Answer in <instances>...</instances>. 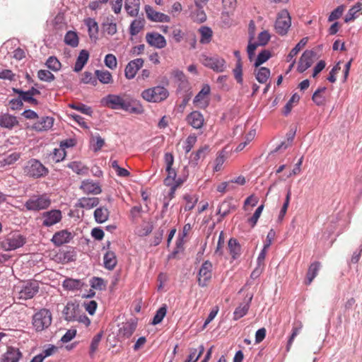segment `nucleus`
I'll list each match as a JSON object with an SVG mask.
<instances>
[{
	"instance_id": "nucleus-1",
	"label": "nucleus",
	"mask_w": 362,
	"mask_h": 362,
	"mask_svg": "<svg viewBox=\"0 0 362 362\" xmlns=\"http://www.w3.org/2000/svg\"><path fill=\"white\" fill-rule=\"evenodd\" d=\"M100 103L104 107L112 110H122L131 114L141 115L144 112V108L139 101L128 100L119 95L109 94L103 98Z\"/></svg>"
},
{
	"instance_id": "nucleus-2",
	"label": "nucleus",
	"mask_w": 362,
	"mask_h": 362,
	"mask_svg": "<svg viewBox=\"0 0 362 362\" xmlns=\"http://www.w3.org/2000/svg\"><path fill=\"white\" fill-rule=\"evenodd\" d=\"M141 96L147 102L158 103L168 98L169 92L165 87L157 86L144 90Z\"/></svg>"
},
{
	"instance_id": "nucleus-3",
	"label": "nucleus",
	"mask_w": 362,
	"mask_h": 362,
	"mask_svg": "<svg viewBox=\"0 0 362 362\" xmlns=\"http://www.w3.org/2000/svg\"><path fill=\"white\" fill-rule=\"evenodd\" d=\"M199 62L204 66L217 73L223 72L227 67L226 60L218 55L209 56L202 54L199 57Z\"/></svg>"
},
{
	"instance_id": "nucleus-4",
	"label": "nucleus",
	"mask_w": 362,
	"mask_h": 362,
	"mask_svg": "<svg viewBox=\"0 0 362 362\" xmlns=\"http://www.w3.org/2000/svg\"><path fill=\"white\" fill-rule=\"evenodd\" d=\"M52 321V313L49 310L42 308L33 316V325L37 332H41L48 328Z\"/></svg>"
},
{
	"instance_id": "nucleus-5",
	"label": "nucleus",
	"mask_w": 362,
	"mask_h": 362,
	"mask_svg": "<svg viewBox=\"0 0 362 362\" xmlns=\"http://www.w3.org/2000/svg\"><path fill=\"white\" fill-rule=\"evenodd\" d=\"M24 173L30 177L39 178L47 175L48 169L39 160L31 159L27 162L24 167Z\"/></svg>"
},
{
	"instance_id": "nucleus-6",
	"label": "nucleus",
	"mask_w": 362,
	"mask_h": 362,
	"mask_svg": "<svg viewBox=\"0 0 362 362\" xmlns=\"http://www.w3.org/2000/svg\"><path fill=\"white\" fill-rule=\"evenodd\" d=\"M291 25V18L286 9L281 10L277 14L274 28L276 32L280 35L287 34Z\"/></svg>"
},
{
	"instance_id": "nucleus-7",
	"label": "nucleus",
	"mask_w": 362,
	"mask_h": 362,
	"mask_svg": "<svg viewBox=\"0 0 362 362\" xmlns=\"http://www.w3.org/2000/svg\"><path fill=\"white\" fill-rule=\"evenodd\" d=\"M50 204L51 200L47 194H42L30 197L25 202V206L28 211H40L48 208Z\"/></svg>"
},
{
	"instance_id": "nucleus-8",
	"label": "nucleus",
	"mask_w": 362,
	"mask_h": 362,
	"mask_svg": "<svg viewBox=\"0 0 362 362\" xmlns=\"http://www.w3.org/2000/svg\"><path fill=\"white\" fill-rule=\"evenodd\" d=\"M25 243V238L18 233L8 235L1 242V247L6 251L13 250L22 247Z\"/></svg>"
},
{
	"instance_id": "nucleus-9",
	"label": "nucleus",
	"mask_w": 362,
	"mask_h": 362,
	"mask_svg": "<svg viewBox=\"0 0 362 362\" xmlns=\"http://www.w3.org/2000/svg\"><path fill=\"white\" fill-rule=\"evenodd\" d=\"M212 263L208 260L202 264L198 273L197 280L199 286L205 287L208 285L212 276Z\"/></svg>"
},
{
	"instance_id": "nucleus-10",
	"label": "nucleus",
	"mask_w": 362,
	"mask_h": 362,
	"mask_svg": "<svg viewBox=\"0 0 362 362\" xmlns=\"http://www.w3.org/2000/svg\"><path fill=\"white\" fill-rule=\"evenodd\" d=\"M38 290L39 286L37 282H27L18 291V298L22 300L30 299L38 292Z\"/></svg>"
},
{
	"instance_id": "nucleus-11",
	"label": "nucleus",
	"mask_w": 362,
	"mask_h": 362,
	"mask_svg": "<svg viewBox=\"0 0 362 362\" xmlns=\"http://www.w3.org/2000/svg\"><path fill=\"white\" fill-rule=\"evenodd\" d=\"M145 11L147 18L151 21L159 23H169L170 21L169 16L154 10L148 5L145 6Z\"/></svg>"
},
{
	"instance_id": "nucleus-12",
	"label": "nucleus",
	"mask_w": 362,
	"mask_h": 362,
	"mask_svg": "<svg viewBox=\"0 0 362 362\" xmlns=\"http://www.w3.org/2000/svg\"><path fill=\"white\" fill-rule=\"evenodd\" d=\"M144 65V60L141 58H137L130 61L125 67L124 74L128 79H132L135 77L138 70Z\"/></svg>"
},
{
	"instance_id": "nucleus-13",
	"label": "nucleus",
	"mask_w": 362,
	"mask_h": 362,
	"mask_svg": "<svg viewBox=\"0 0 362 362\" xmlns=\"http://www.w3.org/2000/svg\"><path fill=\"white\" fill-rule=\"evenodd\" d=\"M74 238L72 233L67 230H62L56 232L51 241L55 246L59 247L64 244L69 243Z\"/></svg>"
},
{
	"instance_id": "nucleus-14",
	"label": "nucleus",
	"mask_w": 362,
	"mask_h": 362,
	"mask_svg": "<svg viewBox=\"0 0 362 362\" xmlns=\"http://www.w3.org/2000/svg\"><path fill=\"white\" fill-rule=\"evenodd\" d=\"M146 40L151 46L158 49L164 48L167 45L165 37L158 33H148Z\"/></svg>"
},
{
	"instance_id": "nucleus-15",
	"label": "nucleus",
	"mask_w": 362,
	"mask_h": 362,
	"mask_svg": "<svg viewBox=\"0 0 362 362\" xmlns=\"http://www.w3.org/2000/svg\"><path fill=\"white\" fill-rule=\"evenodd\" d=\"M62 216L60 210H51L43 214L42 225L45 226H52L62 220Z\"/></svg>"
},
{
	"instance_id": "nucleus-16",
	"label": "nucleus",
	"mask_w": 362,
	"mask_h": 362,
	"mask_svg": "<svg viewBox=\"0 0 362 362\" xmlns=\"http://www.w3.org/2000/svg\"><path fill=\"white\" fill-rule=\"evenodd\" d=\"M22 356V353L18 348L8 346L6 351L1 356V362H18Z\"/></svg>"
},
{
	"instance_id": "nucleus-17",
	"label": "nucleus",
	"mask_w": 362,
	"mask_h": 362,
	"mask_svg": "<svg viewBox=\"0 0 362 362\" xmlns=\"http://www.w3.org/2000/svg\"><path fill=\"white\" fill-rule=\"evenodd\" d=\"M314 57V52L311 50H306L301 55L297 70L300 73L304 72L308 69L313 64V58Z\"/></svg>"
},
{
	"instance_id": "nucleus-18",
	"label": "nucleus",
	"mask_w": 362,
	"mask_h": 362,
	"mask_svg": "<svg viewBox=\"0 0 362 362\" xmlns=\"http://www.w3.org/2000/svg\"><path fill=\"white\" fill-rule=\"evenodd\" d=\"M54 121L52 117H42L33 124L32 129L37 132L47 131L52 127Z\"/></svg>"
},
{
	"instance_id": "nucleus-19",
	"label": "nucleus",
	"mask_w": 362,
	"mask_h": 362,
	"mask_svg": "<svg viewBox=\"0 0 362 362\" xmlns=\"http://www.w3.org/2000/svg\"><path fill=\"white\" fill-rule=\"evenodd\" d=\"M210 86L207 84L204 85L202 90L194 97L193 103L199 107H205L208 105V101L206 100L207 95L210 93Z\"/></svg>"
},
{
	"instance_id": "nucleus-20",
	"label": "nucleus",
	"mask_w": 362,
	"mask_h": 362,
	"mask_svg": "<svg viewBox=\"0 0 362 362\" xmlns=\"http://www.w3.org/2000/svg\"><path fill=\"white\" fill-rule=\"evenodd\" d=\"M76 252L74 248L71 247L68 250L59 252L55 256V261L61 264H67L76 260Z\"/></svg>"
},
{
	"instance_id": "nucleus-21",
	"label": "nucleus",
	"mask_w": 362,
	"mask_h": 362,
	"mask_svg": "<svg viewBox=\"0 0 362 362\" xmlns=\"http://www.w3.org/2000/svg\"><path fill=\"white\" fill-rule=\"evenodd\" d=\"M187 122L194 129H200L203 127L204 119L203 115L199 111H193L187 116Z\"/></svg>"
},
{
	"instance_id": "nucleus-22",
	"label": "nucleus",
	"mask_w": 362,
	"mask_h": 362,
	"mask_svg": "<svg viewBox=\"0 0 362 362\" xmlns=\"http://www.w3.org/2000/svg\"><path fill=\"white\" fill-rule=\"evenodd\" d=\"M110 245V243L108 242L107 243V250L104 254V257H103V263H104V267L105 269H107L108 270H112L115 269V267H116V265L117 264V259L115 253L113 251L109 250Z\"/></svg>"
},
{
	"instance_id": "nucleus-23",
	"label": "nucleus",
	"mask_w": 362,
	"mask_h": 362,
	"mask_svg": "<svg viewBox=\"0 0 362 362\" xmlns=\"http://www.w3.org/2000/svg\"><path fill=\"white\" fill-rule=\"evenodd\" d=\"M80 189L86 194H100L102 189L98 183L90 180H85L81 182Z\"/></svg>"
},
{
	"instance_id": "nucleus-24",
	"label": "nucleus",
	"mask_w": 362,
	"mask_h": 362,
	"mask_svg": "<svg viewBox=\"0 0 362 362\" xmlns=\"http://www.w3.org/2000/svg\"><path fill=\"white\" fill-rule=\"evenodd\" d=\"M78 309V305L73 302L67 303L62 311L64 319L67 321L76 320Z\"/></svg>"
},
{
	"instance_id": "nucleus-25",
	"label": "nucleus",
	"mask_w": 362,
	"mask_h": 362,
	"mask_svg": "<svg viewBox=\"0 0 362 362\" xmlns=\"http://www.w3.org/2000/svg\"><path fill=\"white\" fill-rule=\"evenodd\" d=\"M84 24L88 28V35L90 40L95 42L98 39V35L99 31V27L98 23L94 18H87L84 19Z\"/></svg>"
},
{
	"instance_id": "nucleus-26",
	"label": "nucleus",
	"mask_w": 362,
	"mask_h": 362,
	"mask_svg": "<svg viewBox=\"0 0 362 362\" xmlns=\"http://www.w3.org/2000/svg\"><path fill=\"white\" fill-rule=\"evenodd\" d=\"M252 297L253 296L250 295L245 302L240 303V305L235 308L233 312V320H238L247 313Z\"/></svg>"
},
{
	"instance_id": "nucleus-27",
	"label": "nucleus",
	"mask_w": 362,
	"mask_h": 362,
	"mask_svg": "<svg viewBox=\"0 0 362 362\" xmlns=\"http://www.w3.org/2000/svg\"><path fill=\"white\" fill-rule=\"evenodd\" d=\"M18 124L16 117L9 114L0 115V127L8 129H12Z\"/></svg>"
},
{
	"instance_id": "nucleus-28",
	"label": "nucleus",
	"mask_w": 362,
	"mask_h": 362,
	"mask_svg": "<svg viewBox=\"0 0 362 362\" xmlns=\"http://www.w3.org/2000/svg\"><path fill=\"white\" fill-rule=\"evenodd\" d=\"M124 8L130 16H137L140 9V0H124Z\"/></svg>"
},
{
	"instance_id": "nucleus-29",
	"label": "nucleus",
	"mask_w": 362,
	"mask_h": 362,
	"mask_svg": "<svg viewBox=\"0 0 362 362\" xmlns=\"http://www.w3.org/2000/svg\"><path fill=\"white\" fill-rule=\"evenodd\" d=\"M321 267V263L320 262H314L308 267L306 279L305 281V284L306 285H310L313 279L317 276L318 272Z\"/></svg>"
},
{
	"instance_id": "nucleus-30",
	"label": "nucleus",
	"mask_w": 362,
	"mask_h": 362,
	"mask_svg": "<svg viewBox=\"0 0 362 362\" xmlns=\"http://www.w3.org/2000/svg\"><path fill=\"white\" fill-rule=\"evenodd\" d=\"M235 209L236 206L232 204V199H225L219 205L217 214L224 218Z\"/></svg>"
},
{
	"instance_id": "nucleus-31",
	"label": "nucleus",
	"mask_w": 362,
	"mask_h": 362,
	"mask_svg": "<svg viewBox=\"0 0 362 362\" xmlns=\"http://www.w3.org/2000/svg\"><path fill=\"white\" fill-rule=\"evenodd\" d=\"M100 200L98 197H81L78 200L77 206L86 209H90L99 204Z\"/></svg>"
},
{
	"instance_id": "nucleus-32",
	"label": "nucleus",
	"mask_w": 362,
	"mask_h": 362,
	"mask_svg": "<svg viewBox=\"0 0 362 362\" xmlns=\"http://www.w3.org/2000/svg\"><path fill=\"white\" fill-rule=\"evenodd\" d=\"M62 286L66 290L74 291L81 290L83 287L84 283L80 279L68 278L63 281Z\"/></svg>"
},
{
	"instance_id": "nucleus-33",
	"label": "nucleus",
	"mask_w": 362,
	"mask_h": 362,
	"mask_svg": "<svg viewBox=\"0 0 362 362\" xmlns=\"http://www.w3.org/2000/svg\"><path fill=\"white\" fill-rule=\"evenodd\" d=\"M196 8L192 11L191 17L194 22L203 23L206 19L204 11L202 9L200 2L195 1Z\"/></svg>"
},
{
	"instance_id": "nucleus-34",
	"label": "nucleus",
	"mask_w": 362,
	"mask_h": 362,
	"mask_svg": "<svg viewBox=\"0 0 362 362\" xmlns=\"http://www.w3.org/2000/svg\"><path fill=\"white\" fill-rule=\"evenodd\" d=\"M89 58V53L87 50L82 49L77 57L74 66V71L78 72L82 70Z\"/></svg>"
},
{
	"instance_id": "nucleus-35",
	"label": "nucleus",
	"mask_w": 362,
	"mask_h": 362,
	"mask_svg": "<svg viewBox=\"0 0 362 362\" xmlns=\"http://www.w3.org/2000/svg\"><path fill=\"white\" fill-rule=\"evenodd\" d=\"M303 323L301 321H295L293 324L292 333L288 340V343L286 345V350L288 351L292 346V344L296 338V337L300 333L301 329H303Z\"/></svg>"
},
{
	"instance_id": "nucleus-36",
	"label": "nucleus",
	"mask_w": 362,
	"mask_h": 362,
	"mask_svg": "<svg viewBox=\"0 0 362 362\" xmlns=\"http://www.w3.org/2000/svg\"><path fill=\"white\" fill-rule=\"evenodd\" d=\"M362 3L358 2L354 6H352L348 11L345 16L344 21L346 23L354 21L355 18L359 16L361 13Z\"/></svg>"
},
{
	"instance_id": "nucleus-37",
	"label": "nucleus",
	"mask_w": 362,
	"mask_h": 362,
	"mask_svg": "<svg viewBox=\"0 0 362 362\" xmlns=\"http://www.w3.org/2000/svg\"><path fill=\"white\" fill-rule=\"evenodd\" d=\"M145 20L144 18H138L134 20L129 26V34L136 35L144 28Z\"/></svg>"
},
{
	"instance_id": "nucleus-38",
	"label": "nucleus",
	"mask_w": 362,
	"mask_h": 362,
	"mask_svg": "<svg viewBox=\"0 0 362 362\" xmlns=\"http://www.w3.org/2000/svg\"><path fill=\"white\" fill-rule=\"evenodd\" d=\"M95 74L99 81L103 84H110L113 82L111 73L107 70H96Z\"/></svg>"
},
{
	"instance_id": "nucleus-39",
	"label": "nucleus",
	"mask_w": 362,
	"mask_h": 362,
	"mask_svg": "<svg viewBox=\"0 0 362 362\" xmlns=\"http://www.w3.org/2000/svg\"><path fill=\"white\" fill-rule=\"evenodd\" d=\"M12 90L13 93L18 94L19 96L22 98L23 101L26 102L32 105H37L38 104V101L34 98L33 95H30L29 93L16 88H13Z\"/></svg>"
},
{
	"instance_id": "nucleus-40",
	"label": "nucleus",
	"mask_w": 362,
	"mask_h": 362,
	"mask_svg": "<svg viewBox=\"0 0 362 362\" xmlns=\"http://www.w3.org/2000/svg\"><path fill=\"white\" fill-rule=\"evenodd\" d=\"M199 33L201 35L200 43L208 44L211 41L213 31L210 28L206 26H202L199 29Z\"/></svg>"
},
{
	"instance_id": "nucleus-41",
	"label": "nucleus",
	"mask_w": 362,
	"mask_h": 362,
	"mask_svg": "<svg viewBox=\"0 0 362 362\" xmlns=\"http://www.w3.org/2000/svg\"><path fill=\"white\" fill-rule=\"evenodd\" d=\"M255 77L260 83H265L270 76V70L266 67H260L255 71Z\"/></svg>"
},
{
	"instance_id": "nucleus-42",
	"label": "nucleus",
	"mask_w": 362,
	"mask_h": 362,
	"mask_svg": "<svg viewBox=\"0 0 362 362\" xmlns=\"http://www.w3.org/2000/svg\"><path fill=\"white\" fill-rule=\"evenodd\" d=\"M326 90L325 87L320 88L313 93L312 99L317 106H322L325 104L326 99L323 94Z\"/></svg>"
},
{
	"instance_id": "nucleus-43",
	"label": "nucleus",
	"mask_w": 362,
	"mask_h": 362,
	"mask_svg": "<svg viewBox=\"0 0 362 362\" xmlns=\"http://www.w3.org/2000/svg\"><path fill=\"white\" fill-rule=\"evenodd\" d=\"M228 250L233 259H236L240 254L241 247L236 239L230 238L228 241Z\"/></svg>"
},
{
	"instance_id": "nucleus-44",
	"label": "nucleus",
	"mask_w": 362,
	"mask_h": 362,
	"mask_svg": "<svg viewBox=\"0 0 362 362\" xmlns=\"http://www.w3.org/2000/svg\"><path fill=\"white\" fill-rule=\"evenodd\" d=\"M94 217L96 222L102 223L105 222L109 217V211L107 208L100 207L95 210Z\"/></svg>"
},
{
	"instance_id": "nucleus-45",
	"label": "nucleus",
	"mask_w": 362,
	"mask_h": 362,
	"mask_svg": "<svg viewBox=\"0 0 362 362\" xmlns=\"http://www.w3.org/2000/svg\"><path fill=\"white\" fill-rule=\"evenodd\" d=\"M68 167L74 172L81 175H86L88 173V168L81 162L73 161L68 164Z\"/></svg>"
},
{
	"instance_id": "nucleus-46",
	"label": "nucleus",
	"mask_w": 362,
	"mask_h": 362,
	"mask_svg": "<svg viewBox=\"0 0 362 362\" xmlns=\"http://www.w3.org/2000/svg\"><path fill=\"white\" fill-rule=\"evenodd\" d=\"M64 42L72 47H77L79 42L77 33L71 30L68 31L64 36Z\"/></svg>"
},
{
	"instance_id": "nucleus-47",
	"label": "nucleus",
	"mask_w": 362,
	"mask_h": 362,
	"mask_svg": "<svg viewBox=\"0 0 362 362\" xmlns=\"http://www.w3.org/2000/svg\"><path fill=\"white\" fill-rule=\"evenodd\" d=\"M308 42V37H303L300 41L293 47L287 56V61H291L298 53L303 49Z\"/></svg>"
},
{
	"instance_id": "nucleus-48",
	"label": "nucleus",
	"mask_w": 362,
	"mask_h": 362,
	"mask_svg": "<svg viewBox=\"0 0 362 362\" xmlns=\"http://www.w3.org/2000/svg\"><path fill=\"white\" fill-rule=\"evenodd\" d=\"M168 175L164 180V184L165 185H173L177 183V182H182V180L180 178L176 179L177 173L175 169L170 168L169 170H165Z\"/></svg>"
},
{
	"instance_id": "nucleus-49",
	"label": "nucleus",
	"mask_w": 362,
	"mask_h": 362,
	"mask_svg": "<svg viewBox=\"0 0 362 362\" xmlns=\"http://www.w3.org/2000/svg\"><path fill=\"white\" fill-rule=\"evenodd\" d=\"M167 313V305H163L157 311L156 313L153 318L151 324L153 325H158L162 322L164 317Z\"/></svg>"
},
{
	"instance_id": "nucleus-50",
	"label": "nucleus",
	"mask_w": 362,
	"mask_h": 362,
	"mask_svg": "<svg viewBox=\"0 0 362 362\" xmlns=\"http://www.w3.org/2000/svg\"><path fill=\"white\" fill-rule=\"evenodd\" d=\"M66 151L64 148H55L50 155L51 160L54 163H59L64 159Z\"/></svg>"
},
{
	"instance_id": "nucleus-51",
	"label": "nucleus",
	"mask_w": 362,
	"mask_h": 362,
	"mask_svg": "<svg viewBox=\"0 0 362 362\" xmlns=\"http://www.w3.org/2000/svg\"><path fill=\"white\" fill-rule=\"evenodd\" d=\"M243 63L235 64V66L233 69L234 78L239 84H243Z\"/></svg>"
},
{
	"instance_id": "nucleus-52",
	"label": "nucleus",
	"mask_w": 362,
	"mask_h": 362,
	"mask_svg": "<svg viewBox=\"0 0 362 362\" xmlns=\"http://www.w3.org/2000/svg\"><path fill=\"white\" fill-rule=\"evenodd\" d=\"M271 57V53L268 50H263L261 52L255 62V66L256 68L259 67L261 64L267 62Z\"/></svg>"
},
{
	"instance_id": "nucleus-53",
	"label": "nucleus",
	"mask_w": 362,
	"mask_h": 362,
	"mask_svg": "<svg viewBox=\"0 0 362 362\" xmlns=\"http://www.w3.org/2000/svg\"><path fill=\"white\" fill-rule=\"evenodd\" d=\"M46 65L54 71H57L61 69V63L55 57H49L46 62Z\"/></svg>"
},
{
	"instance_id": "nucleus-54",
	"label": "nucleus",
	"mask_w": 362,
	"mask_h": 362,
	"mask_svg": "<svg viewBox=\"0 0 362 362\" xmlns=\"http://www.w3.org/2000/svg\"><path fill=\"white\" fill-rule=\"evenodd\" d=\"M90 286L94 289L101 291L105 289L106 283L102 278L93 277L90 279Z\"/></svg>"
},
{
	"instance_id": "nucleus-55",
	"label": "nucleus",
	"mask_w": 362,
	"mask_h": 362,
	"mask_svg": "<svg viewBox=\"0 0 362 362\" xmlns=\"http://www.w3.org/2000/svg\"><path fill=\"white\" fill-rule=\"evenodd\" d=\"M235 189V186L233 185V181H230V180L220 183L216 187V190L221 193H225L228 191L234 190Z\"/></svg>"
},
{
	"instance_id": "nucleus-56",
	"label": "nucleus",
	"mask_w": 362,
	"mask_h": 362,
	"mask_svg": "<svg viewBox=\"0 0 362 362\" xmlns=\"http://www.w3.org/2000/svg\"><path fill=\"white\" fill-rule=\"evenodd\" d=\"M105 64L109 69L114 70L117 66V61L116 57L112 54H108L104 59Z\"/></svg>"
},
{
	"instance_id": "nucleus-57",
	"label": "nucleus",
	"mask_w": 362,
	"mask_h": 362,
	"mask_svg": "<svg viewBox=\"0 0 362 362\" xmlns=\"http://www.w3.org/2000/svg\"><path fill=\"white\" fill-rule=\"evenodd\" d=\"M37 77L40 80L47 82H51L55 78L54 74H52L49 71L43 69L38 71Z\"/></svg>"
},
{
	"instance_id": "nucleus-58",
	"label": "nucleus",
	"mask_w": 362,
	"mask_h": 362,
	"mask_svg": "<svg viewBox=\"0 0 362 362\" xmlns=\"http://www.w3.org/2000/svg\"><path fill=\"white\" fill-rule=\"evenodd\" d=\"M69 107L72 109L76 110L85 115H91L93 111L90 107H88L84 104L78 103V104H71Z\"/></svg>"
},
{
	"instance_id": "nucleus-59",
	"label": "nucleus",
	"mask_w": 362,
	"mask_h": 362,
	"mask_svg": "<svg viewBox=\"0 0 362 362\" xmlns=\"http://www.w3.org/2000/svg\"><path fill=\"white\" fill-rule=\"evenodd\" d=\"M222 3L224 11L228 14L233 13L237 5L236 0H223Z\"/></svg>"
},
{
	"instance_id": "nucleus-60",
	"label": "nucleus",
	"mask_w": 362,
	"mask_h": 362,
	"mask_svg": "<svg viewBox=\"0 0 362 362\" xmlns=\"http://www.w3.org/2000/svg\"><path fill=\"white\" fill-rule=\"evenodd\" d=\"M136 329L134 323H126L121 329V332L127 338L130 337Z\"/></svg>"
},
{
	"instance_id": "nucleus-61",
	"label": "nucleus",
	"mask_w": 362,
	"mask_h": 362,
	"mask_svg": "<svg viewBox=\"0 0 362 362\" xmlns=\"http://www.w3.org/2000/svg\"><path fill=\"white\" fill-rule=\"evenodd\" d=\"M197 142V136L194 134H190L185 142L184 149L186 153H188L194 147Z\"/></svg>"
},
{
	"instance_id": "nucleus-62",
	"label": "nucleus",
	"mask_w": 362,
	"mask_h": 362,
	"mask_svg": "<svg viewBox=\"0 0 362 362\" xmlns=\"http://www.w3.org/2000/svg\"><path fill=\"white\" fill-rule=\"evenodd\" d=\"M344 9L345 6L344 5L339 6L330 13L328 18V21L331 22L339 18L343 14Z\"/></svg>"
},
{
	"instance_id": "nucleus-63",
	"label": "nucleus",
	"mask_w": 362,
	"mask_h": 362,
	"mask_svg": "<svg viewBox=\"0 0 362 362\" xmlns=\"http://www.w3.org/2000/svg\"><path fill=\"white\" fill-rule=\"evenodd\" d=\"M255 134V133L254 131H250V132H248L245 136V140L238 144V146L236 148V151H240L243 150L245 148V146L254 139Z\"/></svg>"
},
{
	"instance_id": "nucleus-64",
	"label": "nucleus",
	"mask_w": 362,
	"mask_h": 362,
	"mask_svg": "<svg viewBox=\"0 0 362 362\" xmlns=\"http://www.w3.org/2000/svg\"><path fill=\"white\" fill-rule=\"evenodd\" d=\"M104 32L109 35H113L117 33V24L113 22H106L103 23Z\"/></svg>"
}]
</instances>
